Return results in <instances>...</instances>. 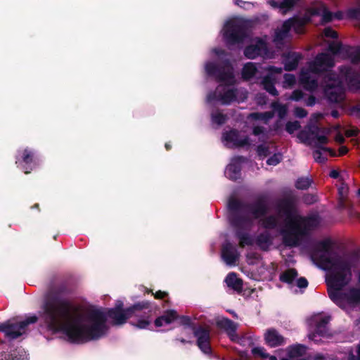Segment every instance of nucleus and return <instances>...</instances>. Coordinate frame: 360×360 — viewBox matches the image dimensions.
I'll use <instances>...</instances> for the list:
<instances>
[{
  "instance_id": "nucleus-59",
  "label": "nucleus",
  "mask_w": 360,
  "mask_h": 360,
  "mask_svg": "<svg viewBox=\"0 0 360 360\" xmlns=\"http://www.w3.org/2000/svg\"><path fill=\"white\" fill-rule=\"evenodd\" d=\"M336 140L339 142H342L343 140H344V138L342 136H338L337 138H336Z\"/></svg>"
},
{
  "instance_id": "nucleus-12",
  "label": "nucleus",
  "mask_w": 360,
  "mask_h": 360,
  "mask_svg": "<svg viewBox=\"0 0 360 360\" xmlns=\"http://www.w3.org/2000/svg\"><path fill=\"white\" fill-rule=\"evenodd\" d=\"M329 321V316L323 314H317L311 316L310 324L314 328L317 333L323 335L326 326Z\"/></svg>"
},
{
  "instance_id": "nucleus-23",
  "label": "nucleus",
  "mask_w": 360,
  "mask_h": 360,
  "mask_svg": "<svg viewBox=\"0 0 360 360\" xmlns=\"http://www.w3.org/2000/svg\"><path fill=\"white\" fill-rule=\"evenodd\" d=\"M257 69L256 65L252 63H248L243 67L242 75L243 78L248 79H251L256 75Z\"/></svg>"
},
{
  "instance_id": "nucleus-34",
  "label": "nucleus",
  "mask_w": 360,
  "mask_h": 360,
  "mask_svg": "<svg viewBox=\"0 0 360 360\" xmlns=\"http://www.w3.org/2000/svg\"><path fill=\"white\" fill-rule=\"evenodd\" d=\"M274 110L277 112L281 118L283 117L287 112L285 106L280 105L278 103L273 104Z\"/></svg>"
},
{
  "instance_id": "nucleus-50",
  "label": "nucleus",
  "mask_w": 360,
  "mask_h": 360,
  "mask_svg": "<svg viewBox=\"0 0 360 360\" xmlns=\"http://www.w3.org/2000/svg\"><path fill=\"white\" fill-rule=\"evenodd\" d=\"M275 219H269V221H267L266 223L264 224V225L266 226V227H271V226H273L274 224H275Z\"/></svg>"
},
{
  "instance_id": "nucleus-64",
  "label": "nucleus",
  "mask_w": 360,
  "mask_h": 360,
  "mask_svg": "<svg viewBox=\"0 0 360 360\" xmlns=\"http://www.w3.org/2000/svg\"><path fill=\"white\" fill-rule=\"evenodd\" d=\"M314 335H309V338H310L311 339H314Z\"/></svg>"
},
{
  "instance_id": "nucleus-5",
  "label": "nucleus",
  "mask_w": 360,
  "mask_h": 360,
  "mask_svg": "<svg viewBox=\"0 0 360 360\" xmlns=\"http://www.w3.org/2000/svg\"><path fill=\"white\" fill-rule=\"evenodd\" d=\"M206 105L210 111L211 127L217 129L225 123V91H210L206 97Z\"/></svg>"
},
{
  "instance_id": "nucleus-9",
  "label": "nucleus",
  "mask_w": 360,
  "mask_h": 360,
  "mask_svg": "<svg viewBox=\"0 0 360 360\" xmlns=\"http://www.w3.org/2000/svg\"><path fill=\"white\" fill-rule=\"evenodd\" d=\"M333 65L334 58L332 55L321 53L316 58L310 69L312 72H319L327 70V68L332 67Z\"/></svg>"
},
{
  "instance_id": "nucleus-38",
  "label": "nucleus",
  "mask_w": 360,
  "mask_h": 360,
  "mask_svg": "<svg viewBox=\"0 0 360 360\" xmlns=\"http://www.w3.org/2000/svg\"><path fill=\"white\" fill-rule=\"evenodd\" d=\"M217 40H220V41L223 44H225V21H224L221 24V28L219 32V34L217 38Z\"/></svg>"
},
{
  "instance_id": "nucleus-22",
  "label": "nucleus",
  "mask_w": 360,
  "mask_h": 360,
  "mask_svg": "<svg viewBox=\"0 0 360 360\" xmlns=\"http://www.w3.org/2000/svg\"><path fill=\"white\" fill-rule=\"evenodd\" d=\"M226 285L236 291H239L242 289V281L236 277V274H229L226 277Z\"/></svg>"
},
{
  "instance_id": "nucleus-46",
  "label": "nucleus",
  "mask_w": 360,
  "mask_h": 360,
  "mask_svg": "<svg viewBox=\"0 0 360 360\" xmlns=\"http://www.w3.org/2000/svg\"><path fill=\"white\" fill-rule=\"evenodd\" d=\"M234 3L241 7H245V6H249L250 4L248 3V2H243L242 1H240V0H234Z\"/></svg>"
},
{
  "instance_id": "nucleus-26",
  "label": "nucleus",
  "mask_w": 360,
  "mask_h": 360,
  "mask_svg": "<svg viewBox=\"0 0 360 360\" xmlns=\"http://www.w3.org/2000/svg\"><path fill=\"white\" fill-rule=\"evenodd\" d=\"M322 151L324 153H329L331 156L335 155V153L330 148H321L319 150H316L314 152V158L316 162H323L325 161L326 158L322 155Z\"/></svg>"
},
{
  "instance_id": "nucleus-32",
  "label": "nucleus",
  "mask_w": 360,
  "mask_h": 360,
  "mask_svg": "<svg viewBox=\"0 0 360 360\" xmlns=\"http://www.w3.org/2000/svg\"><path fill=\"white\" fill-rule=\"evenodd\" d=\"M311 184V181L308 178H300L296 182V187L300 189H306Z\"/></svg>"
},
{
  "instance_id": "nucleus-54",
  "label": "nucleus",
  "mask_w": 360,
  "mask_h": 360,
  "mask_svg": "<svg viewBox=\"0 0 360 360\" xmlns=\"http://www.w3.org/2000/svg\"><path fill=\"white\" fill-rule=\"evenodd\" d=\"M221 141L223 143H225V131L224 130L221 132Z\"/></svg>"
},
{
  "instance_id": "nucleus-44",
  "label": "nucleus",
  "mask_w": 360,
  "mask_h": 360,
  "mask_svg": "<svg viewBox=\"0 0 360 360\" xmlns=\"http://www.w3.org/2000/svg\"><path fill=\"white\" fill-rule=\"evenodd\" d=\"M347 192V188L346 186H342V187L339 188V193L341 198H345Z\"/></svg>"
},
{
  "instance_id": "nucleus-33",
  "label": "nucleus",
  "mask_w": 360,
  "mask_h": 360,
  "mask_svg": "<svg viewBox=\"0 0 360 360\" xmlns=\"http://www.w3.org/2000/svg\"><path fill=\"white\" fill-rule=\"evenodd\" d=\"M283 88H290L295 83V78L292 74H285L283 76Z\"/></svg>"
},
{
  "instance_id": "nucleus-16",
  "label": "nucleus",
  "mask_w": 360,
  "mask_h": 360,
  "mask_svg": "<svg viewBox=\"0 0 360 360\" xmlns=\"http://www.w3.org/2000/svg\"><path fill=\"white\" fill-rule=\"evenodd\" d=\"M212 252L220 249L221 259L225 262V235L221 233L216 238L213 239L210 244Z\"/></svg>"
},
{
  "instance_id": "nucleus-49",
  "label": "nucleus",
  "mask_w": 360,
  "mask_h": 360,
  "mask_svg": "<svg viewBox=\"0 0 360 360\" xmlns=\"http://www.w3.org/2000/svg\"><path fill=\"white\" fill-rule=\"evenodd\" d=\"M307 105H312L315 103V99L314 97L310 96L308 100L306 101Z\"/></svg>"
},
{
  "instance_id": "nucleus-29",
  "label": "nucleus",
  "mask_w": 360,
  "mask_h": 360,
  "mask_svg": "<svg viewBox=\"0 0 360 360\" xmlns=\"http://www.w3.org/2000/svg\"><path fill=\"white\" fill-rule=\"evenodd\" d=\"M328 81L326 82V87L328 89L335 88L338 86L340 84V80L338 77H336L335 75H328L327 76Z\"/></svg>"
},
{
  "instance_id": "nucleus-41",
  "label": "nucleus",
  "mask_w": 360,
  "mask_h": 360,
  "mask_svg": "<svg viewBox=\"0 0 360 360\" xmlns=\"http://www.w3.org/2000/svg\"><path fill=\"white\" fill-rule=\"evenodd\" d=\"M342 91H330L329 98L331 101L333 102H338L341 99H342V96L340 95V98H334L335 95H336L338 93H342Z\"/></svg>"
},
{
  "instance_id": "nucleus-7",
  "label": "nucleus",
  "mask_w": 360,
  "mask_h": 360,
  "mask_svg": "<svg viewBox=\"0 0 360 360\" xmlns=\"http://www.w3.org/2000/svg\"><path fill=\"white\" fill-rule=\"evenodd\" d=\"M309 19H290L286 20L282 25L281 29H278L275 32L274 40L280 41L290 35V33L293 30L297 34H300L303 32V27Z\"/></svg>"
},
{
  "instance_id": "nucleus-1",
  "label": "nucleus",
  "mask_w": 360,
  "mask_h": 360,
  "mask_svg": "<svg viewBox=\"0 0 360 360\" xmlns=\"http://www.w3.org/2000/svg\"><path fill=\"white\" fill-rule=\"evenodd\" d=\"M119 302L114 308H91L79 313L63 296L48 300L41 313V324L53 333H61L72 342L83 343L99 340L108 335L110 326H120L131 316V324L139 329L150 330L153 307L148 301L122 309Z\"/></svg>"
},
{
  "instance_id": "nucleus-57",
  "label": "nucleus",
  "mask_w": 360,
  "mask_h": 360,
  "mask_svg": "<svg viewBox=\"0 0 360 360\" xmlns=\"http://www.w3.org/2000/svg\"><path fill=\"white\" fill-rule=\"evenodd\" d=\"M354 134H355V132H354V131H347V135L348 136H353V135H354Z\"/></svg>"
},
{
  "instance_id": "nucleus-28",
  "label": "nucleus",
  "mask_w": 360,
  "mask_h": 360,
  "mask_svg": "<svg viewBox=\"0 0 360 360\" xmlns=\"http://www.w3.org/2000/svg\"><path fill=\"white\" fill-rule=\"evenodd\" d=\"M272 116L273 115L271 112L252 113L248 117V119L251 120H259L266 122L268 120L271 119Z\"/></svg>"
},
{
  "instance_id": "nucleus-27",
  "label": "nucleus",
  "mask_w": 360,
  "mask_h": 360,
  "mask_svg": "<svg viewBox=\"0 0 360 360\" xmlns=\"http://www.w3.org/2000/svg\"><path fill=\"white\" fill-rule=\"evenodd\" d=\"M238 259V253L233 248L226 245V264L233 265Z\"/></svg>"
},
{
  "instance_id": "nucleus-42",
  "label": "nucleus",
  "mask_w": 360,
  "mask_h": 360,
  "mask_svg": "<svg viewBox=\"0 0 360 360\" xmlns=\"http://www.w3.org/2000/svg\"><path fill=\"white\" fill-rule=\"evenodd\" d=\"M295 115L299 117H303L307 115V112L302 108H296L295 110Z\"/></svg>"
},
{
  "instance_id": "nucleus-43",
  "label": "nucleus",
  "mask_w": 360,
  "mask_h": 360,
  "mask_svg": "<svg viewBox=\"0 0 360 360\" xmlns=\"http://www.w3.org/2000/svg\"><path fill=\"white\" fill-rule=\"evenodd\" d=\"M329 50L334 55L338 53L339 50V46H338V44H330L329 45Z\"/></svg>"
},
{
  "instance_id": "nucleus-20",
  "label": "nucleus",
  "mask_w": 360,
  "mask_h": 360,
  "mask_svg": "<svg viewBox=\"0 0 360 360\" xmlns=\"http://www.w3.org/2000/svg\"><path fill=\"white\" fill-rule=\"evenodd\" d=\"M0 360H27V354L22 349L14 350L9 354H4Z\"/></svg>"
},
{
  "instance_id": "nucleus-53",
  "label": "nucleus",
  "mask_w": 360,
  "mask_h": 360,
  "mask_svg": "<svg viewBox=\"0 0 360 360\" xmlns=\"http://www.w3.org/2000/svg\"><path fill=\"white\" fill-rule=\"evenodd\" d=\"M262 131V129L257 127H255L254 130H253V132L255 134H260L261 132Z\"/></svg>"
},
{
  "instance_id": "nucleus-35",
  "label": "nucleus",
  "mask_w": 360,
  "mask_h": 360,
  "mask_svg": "<svg viewBox=\"0 0 360 360\" xmlns=\"http://www.w3.org/2000/svg\"><path fill=\"white\" fill-rule=\"evenodd\" d=\"M300 127V124L298 122H289L286 124V131L289 134H292Z\"/></svg>"
},
{
  "instance_id": "nucleus-55",
  "label": "nucleus",
  "mask_w": 360,
  "mask_h": 360,
  "mask_svg": "<svg viewBox=\"0 0 360 360\" xmlns=\"http://www.w3.org/2000/svg\"><path fill=\"white\" fill-rule=\"evenodd\" d=\"M248 143V141L246 140H244V141H240L238 142H237V145L238 146H243L245 144H246Z\"/></svg>"
},
{
  "instance_id": "nucleus-40",
  "label": "nucleus",
  "mask_w": 360,
  "mask_h": 360,
  "mask_svg": "<svg viewBox=\"0 0 360 360\" xmlns=\"http://www.w3.org/2000/svg\"><path fill=\"white\" fill-rule=\"evenodd\" d=\"M323 34L326 37L330 38H335L337 37L336 32L330 28H326L323 31Z\"/></svg>"
},
{
  "instance_id": "nucleus-19",
  "label": "nucleus",
  "mask_w": 360,
  "mask_h": 360,
  "mask_svg": "<svg viewBox=\"0 0 360 360\" xmlns=\"http://www.w3.org/2000/svg\"><path fill=\"white\" fill-rule=\"evenodd\" d=\"M267 71V75L264 79L265 83L276 82L282 74L281 68H275L271 66L268 68Z\"/></svg>"
},
{
  "instance_id": "nucleus-52",
  "label": "nucleus",
  "mask_w": 360,
  "mask_h": 360,
  "mask_svg": "<svg viewBox=\"0 0 360 360\" xmlns=\"http://www.w3.org/2000/svg\"><path fill=\"white\" fill-rule=\"evenodd\" d=\"M330 176L333 178H337L338 176V172L335 170L331 171Z\"/></svg>"
},
{
  "instance_id": "nucleus-25",
  "label": "nucleus",
  "mask_w": 360,
  "mask_h": 360,
  "mask_svg": "<svg viewBox=\"0 0 360 360\" xmlns=\"http://www.w3.org/2000/svg\"><path fill=\"white\" fill-rule=\"evenodd\" d=\"M238 325L237 323L226 319V335L229 336L232 341H236L238 339V336L235 333Z\"/></svg>"
},
{
  "instance_id": "nucleus-48",
  "label": "nucleus",
  "mask_w": 360,
  "mask_h": 360,
  "mask_svg": "<svg viewBox=\"0 0 360 360\" xmlns=\"http://www.w3.org/2000/svg\"><path fill=\"white\" fill-rule=\"evenodd\" d=\"M347 151L348 150L345 146H341L339 149V155H343L346 154Z\"/></svg>"
},
{
  "instance_id": "nucleus-24",
  "label": "nucleus",
  "mask_w": 360,
  "mask_h": 360,
  "mask_svg": "<svg viewBox=\"0 0 360 360\" xmlns=\"http://www.w3.org/2000/svg\"><path fill=\"white\" fill-rule=\"evenodd\" d=\"M300 57L297 54L292 53L289 55L285 61V68L286 70H294L298 63Z\"/></svg>"
},
{
  "instance_id": "nucleus-3",
  "label": "nucleus",
  "mask_w": 360,
  "mask_h": 360,
  "mask_svg": "<svg viewBox=\"0 0 360 360\" xmlns=\"http://www.w3.org/2000/svg\"><path fill=\"white\" fill-rule=\"evenodd\" d=\"M56 296H63V295L61 293L53 292L52 291H50L47 293L45 297V300L41 307L40 311H39V316L32 314L26 316L24 320L20 321L8 320L5 323H0V331L4 333L5 335L9 339H16L27 333V327L30 324L34 323L37 321L38 319H39V325L41 328L45 329L53 334H55L56 333L52 332L51 330L42 326L40 314L43 311V307L45 303L48 300H51Z\"/></svg>"
},
{
  "instance_id": "nucleus-18",
  "label": "nucleus",
  "mask_w": 360,
  "mask_h": 360,
  "mask_svg": "<svg viewBox=\"0 0 360 360\" xmlns=\"http://www.w3.org/2000/svg\"><path fill=\"white\" fill-rule=\"evenodd\" d=\"M268 2L271 6L278 8L281 13L285 14L295 6L296 0H283L281 3L278 0H268Z\"/></svg>"
},
{
  "instance_id": "nucleus-31",
  "label": "nucleus",
  "mask_w": 360,
  "mask_h": 360,
  "mask_svg": "<svg viewBox=\"0 0 360 360\" xmlns=\"http://www.w3.org/2000/svg\"><path fill=\"white\" fill-rule=\"evenodd\" d=\"M297 138L302 143H309L311 139L310 129L301 131L298 134Z\"/></svg>"
},
{
  "instance_id": "nucleus-61",
  "label": "nucleus",
  "mask_w": 360,
  "mask_h": 360,
  "mask_svg": "<svg viewBox=\"0 0 360 360\" xmlns=\"http://www.w3.org/2000/svg\"><path fill=\"white\" fill-rule=\"evenodd\" d=\"M228 67L226 66V84L229 82V77H228Z\"/></svg>"
},
{
  "instance_id": "nucleus-63",
  "label": "nucleus",
  "mask_w": 360,
  "mask_h": 360,
  "mask_svg": "<svg viewBox=\"0 0 360 360\" xmlns=\"http://www.w3.org/2000/svg\"><path fill=\"white\" fill-rule=\"evenodd\" d=\"M293 98L295 99V100H298L300 98L297 97V96H294Z\"/></svg>"
},
{
  "instance_id": "nucleus-10",
  "label": "nucleus",
  "mask_w": 360,
  "mask_h": 360,
  "mask_svg": "<svg viewBox=\"0 0 360 360\" xmlns=\"http://www.w3.org/2000/svg\"><path fill=\"white\" fill-rule=\"evenodd\" d=\"M297 276V274L295 269H288L281 276V280L292 286H297L300 288H306L308 285L307 281L303 277L296 278Z\"/></svg>"
},
{
  "instance_id": "nucleus-17",
  "label": "nucleus",
  "mask_w": 360,
  "mask_h": 360,
  "mask_svg": "<svg viewBox=\"0 0 360 360\" xmlns=\"http://www.w3.org/2000/svg\"><path fill=\"white\" fill-rule=\"evenodd\" d=\"M311 15H319L322 17L325 22H328L332 19L333 15L329 12L324 4L321 2H317L311 9Z\"/></svg>"
},
{
  "instance_id": "nucleus-51",
  "label": "nucleus",
  "mask_w": 360,
  "mask_h": 360,
  "mask_svg": "<svg viewBox=\"0 0 360 360\" xmlns=\"http://www.w3.org/2000/svg\"><path fill=\"white\" fill-rule=\"evenodd\" d=\"M175 340H176V341H179L180 342H181V343H183V344H186V343H188V342H190V341H189V340H186V339H184V338H176L175 339Z\"/></svg>"
},
{
  "instance_id": "nucleus-45",
  "label": "nucleus",
  "mask_w": 360,
  "mask_h": 360,
  "mask_svg": "<svg viewBox=\"0 0 360 360\" xmlns=\"http://www.w3.org/2000/svg\"><path fill=\"white\" fill-rule=\"evenodd\" d=\"M167 293L163 291H157L155 294V297L158 299L163 298L165 296H166Z\"/></svg>"
},
{
  "instance_id": "nucleus-11",
  "label": "nucleus",
  "mask_w": 360,
  "mask_h": 360,
  "mask_svg": "<svg viewBox=\"0 0 360 360\" xmlns=\"http://www.w3.org/2000/svg\"><path fill=\"white\" fill-rule=\"evenodd\" d=\"M266 46L264 41L255 39L245 50V55L249 58H255L259 56L266 55Z\"/></svg>"
},
{
  "instance_id": "nucleus-62",
  "label": "nucleus",
  "mask_w": 360,
  "mask_h": 360,
  "mask_svg": "<svg viewBox=\"0 0 360 360\" xmlns=\"http://www.w3.org/2000/svg\"><path fill=\"white\" fill-rule=\"evenodd\" d=\"M230 314H231L233 317H237L236 314L234 312L230 311Z\"/></svg>"
},
{
  "instance_id": "nucleus-30",
  "label": "nucleus",
  "mask_w": 360,
  "mask_h": 360,
  "mask_svg": "<svg viewBox=\"0 0 360 360\" xmlns=\"http://www.w3.org/2000/svg\"><path fill=\"white\" fill-rule=\"evenodd\" d=\"M252 352L255 356L260 357L265 360L269 357V354L266 353L265 349L262 347L253 348Z\"/></svg>"
},
{
  "instance_id": "nucleus-47",
  "label": "nucleus",
  "mask_w": 360,
  "mask_h": 360,
  "mask_svg": "<svg viewBox=\"0 0 360 360\" xmlns=\"http://www.w3.org/2000/svg\"><path fill=\"white\" fill-rule=\"evenodd\" d=\"M356 352H357V359H356L354 355H352L349 357L348 360H360V345L359 346Z\"/></svg>"
},
{
  "instance_id": "nucleus-37",
  "label": "nucleus",
  "mask_w": 360,
  "mask_h": 360,
  "mask_svg": "<svg viewBox=\"0 0 360 360\" xmlns=\"http://www.w3.org/2000/svg\"><path fill=\"white\" fill-rule=\"evenodd\" d=\"M281 160V158L280 155H274L273 157L269 158L266 162L269 165H276L280 162Z\"/></svg>"
},
{
  "instance_id": "nucleus-58",
  "label": "nucleus",
  "mask_w": 360,
  "mask_h": 360,
  "mask_svg": "<svg viewBox=\"0 0 360 360\" xmlns=\"http://www.w3.org/2000/svg\"><path fill=\"white\" fill-rule=\"evenodd\" d=\"M262 150H263V148H262V147H259V148H258V153H259V154L260 155H265V154H264V153H263V151H262Z\"/></svg>"
},
{
  "instance_id": "nucleus-2",
  "label": "nucleus",
  "mask_w": 360,
  "mask_h": 360,
  "mask_svg": "<svg viewBox=\"0 0 360 360\" xmlns=\"http://www.w3.org/2000/svg\"><path fill=\"white\" fill-rule=\"evenodd\" d=\"M319 224L316 216L304 219L295 211L287 210L285 212V226L283 230L285 242L288 245H296L300 236L315 227Z\"/></svg>"
},
{
  "instance_id": "nucleus-60",
  "label": "nucleus",
  "mask_w": 360,
  "mask_h": 360,
  "mask_svg": "<svg viewBox=\"0 0 360 360\" xmlns=\"http://www.w3.org/2000/svg\"><path fill=\"white\" fill-rule=\"evenodd\" d=\"M165 148H166L167 150H169L170 148H171L170 144L169 143H165Z\"/></svg>"
},
{
  "instance_id": "nucleus-15",
  "label": "nucleus",
  "mask_w": 360,
  "mask_h": 360,
  "mask_svg": "<svg viewBox=\"0 0 360 360\" xmlns=\"http://www.w3.org/2000/svg\"><path fill=\"white\" fill-rule=\"evenodd\" d=\"M177 318L178 315L176 311L168 310L155 320V326L156 327H162L169 325L174 321L176 320Z\"/></svg>"
},
{
  "instance_id": "nucleus-39",
  "label": "nucleus",
  "mask_w": 360,
  "mask_h": 360,
  "mask_svg": "<svg viewBox=\"0 0 360 360\" xmlns=\"http://www.w3.org/2000/svg\"><path fill=\"white\" fill-rule=\"evenodd\" d=\"M359 13V8H351L347 11V15L349 18H358Z\"/></svg>"
},
{
  "instance_id": "nucleus-6",
  "label": "nucleus",
  "mask_w": 360,
  "mask_h": 360,
  "mask_svg": "<svg viewBox=\"0 0 360 360\" xmlns=\"http://www.w3.org/2000/svg\"><path fill=\"white\" fill-rule=\"evenodd\" d=\"M42 162L41 157L35 148L30 146L19 148L15 155L16 167L25 174H30L36 169Z\"/></svg>"
},
{
  "instance_id": "nucleus-14",
  "label": "nucleus",
  "mask_w": 360,
  "mask_h": 360,
  "mask_svg": "<svg viewBox=\"0 0 360 360\" xmlns=\"http://www.w3.org/2000/svg\"><path fill=\"white\" fill-rule=\"evenodd\" d=\"M305 348L302 346H293L288 349L286 358H282L281 360H306Z\"/></svg>"
},
{
  "instance_id": "nucleus-8",
  "label": "nucleus",
  "mask_w": 360,
  "mask_h": 360,
  "mask_svg": "<svg viewBox=\"0 0 360 360\" xmlns=\"http://www.w3.org/2000/svg\"><path fill=\"white\" fill-rule=\"evenodd\" d=\"M197 339L199 349L205 354H211L210 331L201 326L195 328L193 331Z\"/></svg>"
},
{
  "instance_id": "nucleus-56",
  "label": "nucleus",
  "mask_w": 360,
  "mask_h": 360,
  "mask_svg": "<svg viewBox=\"0 0 360 360\" xmlns=\"http://www.w3.org/2000/svg\"><path fill=\"white\" fill-rule=\"evenodd\" d=\"M266 360H277L276 357L274 356L269 355V357L266 359Z\"/></svg>"
},
{
  "instance_id": "nucleus-4",
  "label": "nucleus",
  "mask_w": 360,
  "mask_h": 360,
  "mask_svg": "<svg viewBox=\"0 0 360 360\" xmlns=\"http://www.w3.org/2000/svg\"><path fill=\"white\" fill-rule=\"evenodd\" d=\"M203 73L207 81L221 84L225 82V50L214 47L209 52V58L203 64Z\"/></svg>"
},
{
  "instance_id": "nucleus-13",
  "label": "nucleus",
  "mask_w": 360,
  "mask_h": 360,
  "mask_svg": "<svg viewBox=\"0 0 360 360\" xmlns=\"http://www.w3.org/2000/svg\"><path fill=\"white\" fill-rule=\"evenodd\" d=\"M264 340L266 343L271 347H275L285 343L284 338L273 328L266 331Z\"/></svg>"
},
{
  "instance_id": "nucleus-21",
  "label": "nucleus",
  "mask_w": 360,
  "mask_h": 360,
  "mask_svg": "<svg viewBox=\"0 0 360 360\" xmlns=\"http://www.w3.org/2000/svg\"><path fill=\"white\" fill-rule=\"evenodd\" d=\"M181 326H183V333H187V331H193L195 328L192 323L191 318L188 316H179L177 319ZM189 335L191 336V332H189Z\"/></svg>"
},
{
  "instance_id": "nucleus-36",
  "label": "nucleus",
  "mask_w": 360,
  "mask_h": 360,
  "mask_svg": "<svg viewBox=\"0 0 360 360\" xmlns=\"http://www.w3.org/2000/svg\"><path fill=\"white\" fill-rule=\"evenodd\" d=\"M315 139V146L317 147H320L321 145L326 144L328 142V138L326 135H316Z\"/></svg>"
}]
</instances>
